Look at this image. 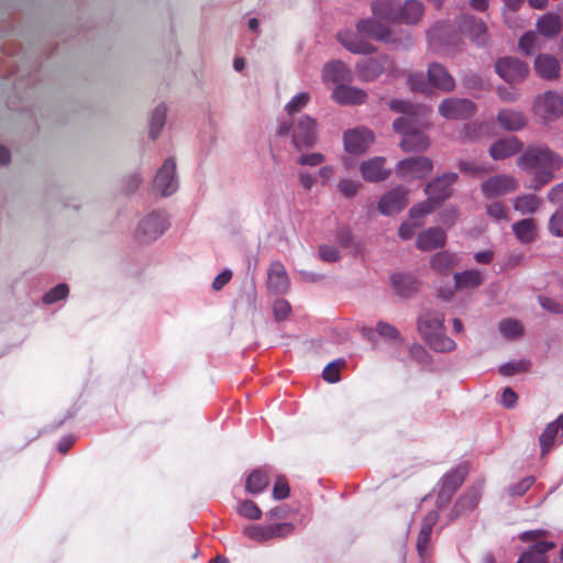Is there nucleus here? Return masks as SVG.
<instances>
[{"label": "nucleus", "mask_w": 563, "mask_h": 563, "mask_svg": "<svg viewBox=\"0 0 563 563\" xmlns=\"http://www.w3.org/2000/svg\"><path fill=\"white\" fill-rule=\"evenodd\" d=\"M277 135L290 137L291 144L298 151L310 148L317 143V121L308 114L280 119Z\"/></svg>", "instance_id": "nucleus-2"}, {"label": "nucleus", "mask_w": 563, "mask_h": 563, "mask_svg": "<svg viewBox=\"0 0 563 563\" xmlns=\"http://www.w3.org/2000/svg\"><path fill=\"white\" fill-rule=\"evenodd\" d=\"M363 34L352 31L342 30L338 32L336 38L340 44L353 54L369 55L376 52V47L363 38Z\"/></svg>", "instance_id": "nucleus-16"}, {"label": "nucleus", "mask_w": 563, "mask_h": 563, "mask_svg": "<svg viewBox=\"0 0 563 563\" xmlns=\"http://www.w3.org/2000/svg\"><path fill=\"white\" fill-rule=\"evenodd\" d=\"M499 331L507 339H517L522 334V324L516 319H505L499 322Z\"/></svg>", "instance_id": "nucleus-50"}, {"label": "nucleus", "mask_w": 563, "mask_h": 563, "mask_svg": "<svg viewBox=\"0 0 563 563\" xmlns=\"http://www.w3.org/2000/svg\"><path fill=\"white\" fill-rule=\"evenodd\" d=\"M179 188V180L174 157H167L158 168L153 180V190L163 197L174 195Z\"/></svg>", "instance_id": "nucleus-7"}, {"label": "nucleus", "mask_w": 563, "mask_h": 563, "mask_svg": "<svg viewBox=\"0 0 563 563\" xmlns=\"http://www.w3.org/2000/svg\"><path fill=\"white\" fill-rule=\"evenodd\" d=\"M427 115L420 119L400 117L393 123L395 132L401 135L400 146L405 152H423L430 146V140L423 132Z\"/></svg>", "instance_id": "nucleus-3"}, {"label": "nucleus", "mask_w": 563, "mask_h": 563, "mask_svg": "<svg viewBox=\"0 0 563 563\" xmlns=\"http://www.w3.org/2000/svg\"><path fill=\"white\" fill-rule=\"evenodd\" d=\"M539 303L541 305V307L544 310H547L551 313H555V314L563 313L562 303L559 302L558 300H555L554 298H550L547 296H539Z\"/></svg>", "instance_id": "nucleus-62"}, {"label": "nucleus", "mask_w": 563, "mask_h": 563, "mask_svg": "<svg viewBox=\"0 0 563 563\" xmlns=\"http://www.w3.org/2000/svg\"><path fill=\"white\" fill-rule=\"evenodd\" d=\"M418 331L427 340L433 333L444 330V316L439 312H424L418 318Z\"/></svg>", "instance_id": "nucleus-31"}, {"label": "nucleus", "mask_w": 563, "mask_h": 563, "mask_svg": "<svg viewBox=\"0 0 563 563\" xmlns=\"http://www.w3.org/2000/svg\"><path fill=\"white\" fill-rule=\"evenodd\" d=\"M533 66L537 76L543 80L556 81L561 76V64L553 55L539 54Z\"/></svg>", "instance_id": "nucleus-22"}, {"label": "nucleus", "mask_w": 563, "mask_h": 563, "mask_svg": "<svg viewBox=\"0 0 563 563\" xmlns=\"http://www.w3.org/2000/svg\"><path fill=\"white\" fill-rule=\"evenodd\" d=\"M355 71L361 81L371 82L383 74H391L394 62L386 54L363 58L356 63Z\"/></svg>", "instance_id": "nucleus-6"}, {"label": "nucleus", "mask_w": 563, "mask_h": 563, "mask_svg": "<svg viewBox=\"0 0 563 563\" xmlns=\"http://www.w3.org/2000/svg\"><path fill=\"white\" fill-rule=\"evenodd\" d=\"M322 79L324 82L340 85L351 80V71L342 60H332L323 66Z\"/></svg>", "instance_id": "nucleus-33"}, {"label": "nucleus", "mask_w": 563, "mask_h": 563, "mask_svg": "<svg viewBox=\"0 0 563 563\" xmlns=\"http://www.w3.org/2000/svg\"><path fill=\"white\" fill-rule=\"evenodd\" d=\"M517 165L526 172L534 170L528 188L540 190L553 179L554 172L562 167L563 159L545 145H529L517 158Z\"/></svg>", "instance_id": "nucleus-1"}, {"label": "nucleus", "mask_w": 563, "mask_h": 563, "mask_svg": "<svg viewBox=\"0 0 563 563\" xmlns=\"http://www.w3.org/2000/svg\"><path fill=\"white\" fill-rule=\"evenodd\" d=\"M268 477L262 470L253 471L245 482V489L250 494H260L268 486Z\"/></svg>", "instance_id": "nucleus-47"}, {"label": "nucleus", "mask_w": 563, "mask_h": 563, "mask_svg": "<svg viewBox=\"0 0 563 563\" xmlns=\"http://www.w3.org/2000/svg\"><path fill=\"white\" fill-rule=\"evenodd\" d=\"M536 479L533 476H527L519 482L509 485L507 488L508 495L511 497H520L526 494L527 490L534 484Z\"/></svg>", "instance_id": "nucleus-53"}, {"label": "nucleus", "mask_w": 563, "mask_h": 563, "mask_svg": "<svg viewBox=\"0 0 563 563\" xmlns=\"http://www.w3.org/2000/svg\"><path fill=\"white\" fill-rule=\"evenodd\" d=\"M424 341L431 350L438 353H449L456 347V343L445 334V329L433 333Z\"/></svg>", "instance_id": "nucleus-42"}, {"label": "nucleus", "mask_w": 563, "mask_h": 563, "mask_svg": "<svg viewBox=\"0 0 563 563\" xmlns=\"http://www.w3.org/2000/svg\"><path fill=\"white\" fill-rule=\"evenodd\" d=\"M459 258L455 254L448 252H439L431 258L430 265L432 269L440 274H448L454 266L457 265Z\"/></svg>", "instance_id": "nucleus-44"}, {"label": "nucleus", "mask_w": 563, "mask_h": 563, "mask_svg": "<svg viewBox=\"0 0 563 563\" xmlns=\"http://www.w3.org/2000/svg\"><path fill=\"white\" fill-rule=\"evenodd\" d=\"M376 334L395 347L405 343V338L400 334L398 329L383 320L376 323Z\"/></svg>", "instance_id": "nucleus-40"}, {"label": "nucleus", "mask_w": 563, "mask_h": 563, "mask_svg": "<svg viewBox=\"0 0 563 563\" xmlns=\"http://www.w3.org/2000/svg\"><path fill=\"white\" fill-rule=\"evenodd\" d=\"M373 133L365 128L349 130L344 133L343 142L346 152L361 154L373 143Z\"/></svg>", "instance_id": "nucleus-20"}, {"label": "nucleus", "mask_w": 563, "mask_h": 563, "mask_svg": "<svg viewBox=\"0 0 563 563\" xmlns=\"http://www.w3.org/2000/svg\"><path fill=\"white\" fill-rule=\"evenodd\" d=\"M356 30L364 36L378 42H394V36L389 27L383 24L382 20H378L374 16L358 20L356 23Z\"/></svg>", "instance_id": "nucleus-17"}, {"label": "nucleus", "mask_w": 563, "mask_h": 563, "mask_svg": "<svg viewBox=\"0 0 563 563\" xmlns=\"http://www.w3.org/2000/svg\"><path fill=\"white\" fill-rule=\"evenodd\" d=\"M320 258L328 263H335L340 260V252L333 245L323 244L319 247Z\"/></svg>", "instance_id": "nucleus-61"}, {"label": "nucleus", "mask_w": 563, "mask_h": 563, "mask_svg": "<svg viewBox=\"0 0 563 563\" xmlns=\"http://www.w3.org/2000/svg\"><path fill=\"white\" fill-rule=\"evenodd\" d=\"M497 121L499 125L507 131H519L527 124L526 115L514 109H503L498 112Z\"/></svg>", "instance_id": "nucleus-35"}, {"label": "nucleus", "mask_w": 563, "mask_h": 563, "mask_svg": "<svg viewBox=\"0 0 563 563\" xmlns=\"http://www.w3.org/2000/svg\"><path fill=\"white\" fill-rule=\"evenodd\" d=\"M390 110L402 113V117H411L413 119H420L426 117L428 109L421 106L412 104L405 100L393 99L389 102Z\"/></svg>", "instance_id": "nucleus-41"}, {"label": "nucleus", "mask_w": 563, "mask_h": 563, "mask_svg": "<svg viewBox=\"0 0 563 563\" xmlns=\"http://www.w3.org/2000/svg\"><path fill=\"white\" fill-rule=\"evenodd\" d=\"M339 191L346 198L354 197L360 188V183L351 179H342L338 185Z\"/></svg>", "instance_id": "nucleus-60"}, {"label": "nucleus", "mask_w": 563, "mask_h": 563, "mask_svg": "<svg viewBox=\"0 0 563 563\" xmlns=\"http://www.w3.org/2000/svg\"><path fill=\"white\" fill-rule=\"evenodd\" d=\"M69 289L68 286L64 283L58 284L54 288H52L49 291L44 294L43 296V302L45 305H52L59 300L65 299L68 296Z\"/></svg>", "instance_id": "nucleus-52"}, {"label": "nucleus", "mask_w": 563, "mask_h": 563, "mask_svg": "<svg viewBox=\"0 0 563 563\" xmlns=\"http://www.w3.org/2000/svg\"><path fill=\"white\" fill-rule=\"evenodd\" d=\"M522 148V143L516 137H503L495 141L489 147V155L495 161L508 158Z\"/></svg>", "instance_id": "nucleus-27"}, {"label": "nucleus", "mask_w": 563, "mask_h": 563, "mask_svg": "<svg viewBox=\"0 0 563 563\" xmlns=\"http://www.w3.org/2000/svg\"><path fill=\"white\" fill-rule=\"evenodd\" d=\"M532 110L544 122H552L563 115V95L558 90H547L536 97Z\"/></svg>", "instance_id": "nucleus-5"}, {"label": "nucleus", "mask_w": 563, "mask_h": 563, "mask_svg": "<svg viewBox=\"0 0 563 563\" xmlns=\"http://www.w3.org/2000/svg\"><path fill=\"white\" fill-rule=\"evenodd\" d=\"M325 157L320 153L303 154L298 157L297 163L300 165L318 166L324 162Z\"/></svg>", "instance_id": "nucleus-64"}, {"label": "nucleus", "mask_w": 563, "mask_h": 563, "mask_svg": "<svg viewBox=\"0 0 563 563\" xmlns=\"http://www.w3.org/2000/svg\"><path fill=\"white\" fill-rule=\"evenodd\" d=\"M555 543L552 541H539L521 554L517 563H548L545 553L552 550ZM487 563H494L492 556H487Z\"/></svg>", "instance_id": "nucleus-28"}, {"label": "nucleus", "mask_w": 563, "mask_h": 563, "mask_svg": "<svg viewBox=\"0 0 563 563\" xmlns=\"http://www.w3.org/2000/svg\"><path fill=\"white\" fill-rule=\"evenodd\" d=\"M439 203L435 202V200L431 199V198H427L424 201L418 203V205H415L410 210H409V216L410 218L412 219H419V218H422L427 214H430L434 209L435 207L438 206Z\"/></svg>", "instance_id": "nucleus-51"}, {"label": "nucleus", "mask_w": 563, "mask_h": 563, "mask_svg": "<svg viewBox=\"0 0 563 563\" xmlns=\"http://www.w3.org/2000/svg\"><path fill=\"white\" fill-rule=\"evenodd\" d=\"M366 98L365 90L345 84L336 85L332 91V99L342 106L362 104Z\"/></svg>", "instance_id": "nucleus-23"}, {"label": "nucleus", "mask_w": 563, "mask_h": 563, "mask_svg": "<svg viewBox=\"0 0 563 563\" xmlns=\"http://www.w3.org/2000/svg\"><path fill=\"white\" fill-rule=\"evenodd\" d=\"M167 108L164 104H158L151 117L150 136L155 140L166 122Z\"/></svg>", "instance_id": "nucleus-49"}, {"label": "nucleus", "mask_w": 563, "mask_h": 563, "mask_svg": "<svg viewBox=\"0 0 563 563\" xmlns=\"http://www.w3.org/2000/svg\"><path fill=\"white\" fill-rule=\"evenodd\" d=\"M482 497V486L475 485L470 487L455 503L451 519H455L462 515L473 511Z\"/></svg>", "instance_id": "nucleus-25"}, {"label": "nucleus", "mask_w": 563, "mask_h": 563, "mask_svg": "<svg viewBox=\"0 0 563 563\" xmlns=\"http://www.w3.org/2000/svg\"><path fill=\"white\" fill-rule=\"evenodd\" d=\"M486 213L496 221L507 220V210L503 202L495 201L486 206Z\"/></svg>", "instance_id": "nucleus-59"}, {"label": "nucleus", "mask_w": 563, "mask_h": 563, "mask_svg": "<svg viewBox=\"0 0 563 563\" xmlns=\"http://www.w3.org/2000/svg\"><path fill=\"white\" fill-rule=\"evenodd\" d=\"M266 286L269 292L274 295H284L290 287V280L285 266L279 261L271 263L267 272Z\"/></svg>", "instance_id": "nucleus-18"}, {"label": "nucleus", "mask_w": 563, "mask_h": 563, "mask_svg": "<svg viewBox=\"0 0 563 563\" xmlns=\"http://www.w3.org/2000/svg\"><path fill=\"white\" fill-rule=\"evenodd\" d=\"M467 475V466L459 464L455 468L448 472L440 482L437 504L439 507L449 503L455 490L463 484Z\"/></svg>", "instance_id": "nucleus-13"}, {"label": "nucleus", "mask_w": 563, "mask_h": 563, "mask_svg": "<svg viewBox=\"0 0 563 563\" xmlns=\"http://www.w3.org/2000/svg\"><path fill=\"white\" fill-rule=\"evenodd\" d=\"M169 228V218L165 210H154L144 214L135 229V238L142 243L158 240Z\"/></svg>", "instance_id": "nucleus-4"}, {"label": "nucleus", "mask_w": 563, "mask_h": 563, "mask_svg": "<svg viewBox=\"0 0 563 563\" xmlns=\"http://www.w3.org/2000/svg\"><path fill=\"white\" fill-rule=\"evenodd\" d=\"M459 168L462 173L473 176H481L492 172V168L484 165L476 164L471 161H462L459 163Z\"/></svg>", "instance_id": "nucleus-56"}, {"label": "nucleus", "mask_w": 563, "mask_h": 563, "mask_svg": "<svg viewBox=\"0 0 563 563\" xmlns=\"http://www.w3.org/2000/svg\"><path fill=\"white\" fill-rule=\"evenodd\" d=\"M427 37L432 51L449 54L459 45V36L452 32V26L445 22H438L428 32Z\"/></svg>", "instance_id": "nucleus-8"}, {"label": "nucleus", "mask_w": 563, "mask_h": 563, "mask_svg": "<svg viewBox=\"0 0 563 563\" xmlns=\"http://www.w3.org/2000/svg\"><path fill=\"white\" fill-rule=\"evenodd\" d=\"M456 24L459 31L467 36L478 46H484L489 41L488 30L485 22L472 14H462L457 18Z\"/></svg>", "instance_id": "nucleus-10"}, {"label": "nucleus", "mask_w": 563, "mask_h": 563, "mask_svg": "<svg viewBox=\"0 0 563 563\" xmlns=\"http://www.w3.org/2000/svg\"><path fill=\"white\" fill-rule=\"evenodd\" d=\"M424 12L422 2L418 0H407L402 5L399 4L397 23L416 24L420 21Z\"/></svg>", "instance_id": "nucleus-34"}, {"label": "nucleus", "mask_w": 563, "mask_h": 563, "mask_svg": "<svg viewBox=\"0 0 563 563\" xmlns=\"http://www.w3.org/2000/svg\"><path fill=\"white\" fill-rule=\"evenodd\" d=\"M484 282V276L477 269H467L454 274V283L457 289L476 288Z\"/></svg>", "instance_id": "nucleus-39"}, {"label": "nucleus", "mask_w": 563, "mask_h": 563, "mask_svg": "<svg viewBox=\"0 0 563 563\" xmlns=\"http://www.w3.org/2000/svg\"><path fill=\"white\" fill-rule=\"evenodd\" d=\"M238 512L247 519L258 520L262 517V511L258 506L252 500H244L240 504Z\"/></svg>", "instance_id": "nucleus-54"}, {"label": "nucleus", "mask_w": 563, "mask_h": 563, "mask_svg": "<svg viewBox=\"0 0 563 563\" xmlns=\"http://www.w3.org/2000/svg\"><path fill=\"white\" fill-rule=\"evenodd\" d=\"M518 189V181L514 176L498 174L489 177L481 185L482 194L486 199L503 197Z\"/></svg>", "instance_id": "nucleus-14"}, {"label": "nucleus", "mask_w": 563, "mask_h": 563, "mask_svg": "<svg viewBox=\"0 0 563 563\" xmlns=\"http://www.w3.org/2000/svg\"><path fill=\"white\" fill-rule=\"evenodd\" d=\"M294 530L289 522L273 523L268 526L249 525L243 529V534L255 542H266L275 538H286Z\"/></svg>", "instance_id": "nucleus-9"}, {"label": "nucleus", "mask_w": 563, "mask_h": 563, "mask_svg": "<svg viewBox=\"0 0 563 563\" xmlns=\"http://www.w3.org/2000/svg\"><path fill=\"white\" fill-rule=\"evenodd\" d=\"M433 162L424 156L409 157L398 162L396 174L407 179H422L431 174Z\"/></svg>", "instance_id": "nucleus-12"}, {"label": "nucleus", "mask_w": 563, "mask_h": 563, "mask_svg": "<svg viewBox=\"0 0 563 563\" xmlns=\"http://www.w3.org/2000/svg\"><path fill=\"white\" fill-rule=\"evenodd\" d=\"M398 0H373L371 3V10L373 16L387 23H397Z\"/></svg>", "instance_id": "nucleus-30"}, {"label": "nucleus", "mask_w": 563, "mask_h": 563, "mask_svg": "<svg viewBox=\"0 0 563 563\" xmlns=\"http://www.w3.org/2000/svg\"><path fill=\"white\" fill-rule=\"evenodd\" d=\"M539 206L540 199L534 195H521L514 200V209L523 216L533 214Z\"/></svg>", "instance_id": "nucleus-46"}, {"label": "nucleus", "mask_w": 563, "mask_h": 563, "mask_svg": "<svg viewBox=\"0 0 563 563\" xmlns=\"http://www.w3.org/2000/svg\"><path fill=\"white\" fill-rule=\"evenodd\" d=\"M560 433V426L556 422V419L547 424L543 432L539 437V444L542 456L547 455L551 451L555 441L561 442Z\"/></svg>", "instance_id": "nucleus-38"}, {"label": "nucleus", "mask_w": 563, "mask_h": 563, "mask_svg": "<svg viewBox=\"0 0 563 563\" xmlns=\"http://www.w3.org/2000/svg\"><path fill=\"white\" fill-rule=\"evenodd\" d=\"M310 101V95L308 92L296 93L285 106L286 119L296 118L307 107Z\"/></svg>", "instance_id": "nucleus-45"}, {"label": "nucleus", "mask_w": 563, "mask_h": 563, "mask_svg": "<svg viewBox=\"0 0 563 563\" xmlns=\"http://www.w3.org/2000/svg\"><path fill=\"white\" fill-rule=\"evenodd\" d=\"M519 48L526 55H533L541 49V41L536 32H526L519 40Z\"/></svg>", "instance_id": "nucleus-48"}, {"label": "nucleus", "mask_w": 563, "mask_h": 563, "mask_svg": "<svg viewBox=\"0 0 563 563\" xmlns=\"http://www.w3.org/2000/svg\"><path fill=\"white\" fill-rule=\"evenodd\" d=\"M343 365V360H336L334 362L329 363L322 372L323 379L331 384L338 383L340 380V368Z\"/></svg>", "instance_id": "nucleus-55"}, {"label": "nucleus", "mask_w": 563, "mask_h": 563, "mask_svg": "<svg viewBox=\"0 0 563 563\" xmlns=\"http://www.w3.org/2000/svg\"><path fill=\"white\" fill-rule=\"evenodd\" d=\"M290 305L287 300L278 298L273 303V313L276 321L285 320L290 313Z\"/></svg>", "instance_id": "nucleus-58"}, {"label": "nucleus", "mask_w": 563, "mask_h": 563, "mask_svg": "<svg viewBox=\"0 0 563 563\" xmlns=\"http://www.w3.org/2000/svg\"><path fill=\"white\" fill-rule=\"evenodd\" d=\"M438 512L435 510L429 511L422 520L420 532L417 539V551L423 562L428 559V543L434 525L438 521Z\"/></svg>", "instance_id": "nucleus-26"}, {"label": "nucleus", "mask_w": 563, "mask_h": 563, "mask_svg": "<svg viewBox=\"0 0 563 563\" xmlns=\"http://www.w3.org/2000/svg\"><path fill=\"white\" fill-rule=\"evenodd\" d=\"M561 26L559 15L554 13H547L537 22L538 32L545 37H553L559 34Z\"/></svg>", "instance_id": "nucleus-43"}, {"label": "nucleus", "mask_w": 563, "mask_h": 563, "mask_svg": "<svg viewBox=\"0 0 563 563\" xmlns=\"http://www.w3.org/2000/svg\"><path fill=\"white\" fill-rule=\"evenodd\" d=\"M457 218L459 210L455 207H448L439 213V221L446 227H452Z\"/></svg>", "instance_id": "nucleus-63"}, {"label": "nucleus", "mask_w": 563, "mask_h": 563, "mask_svg": "<svg viewBox=\"0 0 563 563\" xmlns=\"http://www.w3.org/2000/svg\"><path fill=\"white\" fill-rule=\"evenodd\" d=\"M516 239L522 244L532 243L537 238V224L534 219L526 218L512 224Z\"/></svg>", "instance_id": "nucleus-37"}, {"label": "nucleus", "mask_w": 563, "mask_h": 563, "mask_svg": "<svg viewBox=\"0 0 563 563\" xmlns=\"http://www.w3.org/2000/svg\"><path fill=\"white\" fill-rule=\"evenodd\" d=\"M408 190L405 187H396L384 195L378 202V210L384 216H393L400 212L408 203Z\"/></svg>", "instance_id": "nucleus-19"}, {"label": "nucleus", "mask_w": 563, "mask_h": 563, "mask_svg": "<svg viewBox=\"0 0 563 563\" xmlns=\"http://www.w3.org/2000/svg\"><path fill=\"white\" fill-rule=\"evenodd\" d=\"M549 230L555 236H563V205L550 218Z\"/></svg>", "instance_id": "nucleus-57"}, {"label": "nucleus", "mask_w": 563, "mask_h": 563, "mask_svg": "<svg viewBox=\"0 0 563 563\" xmlns=\"http://www.w3.org/2000/svg\"><path fill=\"white\" fill-rule=\"evenodd\" d=\"M428 79L439 90L450 92L455 88V80L440 63H431L428 67Z\"/></svg>", "instance_id": "nucleus-24"}, {"label": "nucleus", "mask_w": 563, "mask_h": 563, "mask_svg": "<svg viewBox=\"0 0 563 563\" xmlns=\"http://www.w3.org/2000/svg\"><path fill=\"white\" fill-rule=\"evenodd\" d=\"M457 180V174L446 173L430 181L424 192L439 205L451 196V186Z\"/></svg>", "instance_id": "nucleus-21"}, {"label": "nucleus", "mask_w": 563, "mask_h": 563, "mask_svg": "<svg viewBox=\"0 0 563 563\" xmlns=\"http://www.w3.org/2000/svg\"><path fill=\"white\" fill-rule=\"evenodd\" d=\"M474 111V103L464 98H446L439 104V113L448 120L467 119Z\"/></svg>", "instance_id": "nucleus-15"}, {"label": "nucleus", "mask_w": 563, "mask_h": 563, "mask_svg": "<svg viewBox=\"0 0 563 563\" xmlns=\"http://www.w3.org/2000/svg\"><path fill=\"white\" fill-rule=\"evenodd\" d=\"M390 283L395 292L402 297H411L418 290V280L412 275L394 274Z\"/></svg>", "instance_id": "nucleus-36"}, {"label": "nucleus", "mask_w": 563, "mask_h": 563, "mask_svg": "<svg viewBox=\"0 0 563 563\" xmlns=\"http://www.w3.org/2000/svg\"><path fill=\"white\" fill-rule=\"evenodd\" d=\"M385 159L383 157H374L363 162L360 166L363 178L367 181L376 183L386 179L389 170L384 167Z\"/></svg>", "instance_id": "nucleus-32"}, {"label": "nucleus", "mask_w": 563, "mask_h": 563, "mask_svg": "<svg viewBox=\"0 0 563 563\" xmlns=\"http://www.w3.org/2000/svg\"><path fill=\"white\" fill-rule=\"evenodd\" d=\"M446 234L441 228H429L422 231L417 238V247L423 252L432 251L444 246Z\"/></svg>", "instance_id": "nucleus-29"}, {"label": "nucleus", "mask_w": 563, "mask_h": 563, "mask_svg": "<svg viewBox=\"0 0 563 563\" xmlns=\"http://www.w3.org/2000/svg\"><path fill=\"white\" fill-rule=\"evenodd\" d=\"M496 73L507 82L522 81L529 74V66L517 57L506 56L496 60Z\"/></svg>", "instance_id": "nucleus-11"}]
</instances>
